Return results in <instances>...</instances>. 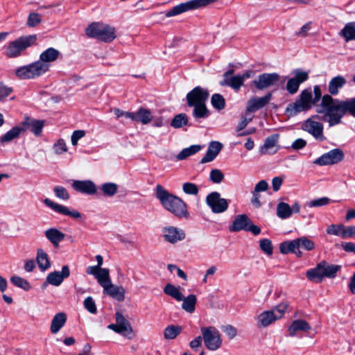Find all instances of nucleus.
I'll return each mask as SVG.
<instances>
[{
    "label": "nucleus",
    "instance_id": "1",
    "mask_svg": "<svg viewBox=\"0 0 355 355\" xmlns=\"http://www.w3.org/2000/svg\"><path fill=\"white\" fill-rule=\"evenodd\" d=\"M313 93V98L311 89L302 90L295 101L287 105L286 114L288 116H294L315 105V112L322 114L320 119L328 123L329 127L341 123L342 119L347 113L355 117V98L340 100L334 98L330 94L322 96L319 85L314 86Z\"/></svg>",
    "mask_w": 355,
    "mask_h": 355
},
{
    "label": "nucleus",
    "instance_id": "2",
    "mask_svg": "<svg viewBox=\"0 0 355 355\" xmlns=\"http://www.w3.org/2000/svg\"><path fill=\"white\" fill-rule=\"evenodd\" d=\"M60 53L54 48H49L40 55V60L31 64L20 67L15 70L19 79H33L40 77L49 70V63L56 60Z\"/></svg>",
    "mask_w": 355,
    "mask_h": 355
},
{
    "label": "nucleus",
    "instance_id": "3",
    "mask_svg": "<svg viewBox=\"0 0 355 355\" xmlns=\"http://www.w3.org/2000/svg\"><path fill=\"white\" fill-rule=\"evenodd\" d=\"M209 96L207 89L199 86L194 87L186 96L189 107H193L192 115L196 119H205L209 116L206 101Z\"/></svg>",
    "mask_w": 355,
    "mask_h": 355
},
{
    "label": "nucleus",
    "instance_id": "4",
    "mask_svg": "<svg viewBox=\"0 0 355 355\" xmlns=\"http://www.w3.org/2000/svg\"><path fill=\"white\" fill-rule=\"evenodd\" d=\"M155 196L162 205L175 216L179 218L188 216L187 205L183 200L169 193L162 185L156 186Z\"/></svg>",
    "mask_w": 355,
    "mask_h": 355
},
{
    "label": "nucleus",
    "instance_id": "5",
    "mask_svg": "<svg viewBox=\"0 0 355 355\" xmlns=\"http://www.w3.org/2000/svg\"><path fill=\"white\" fill-rule=\"evenodd\" d=\"M37 36L35 34L22 35L10 42L5 48L4 55L8 58L21 56L29 47L36 44Z\"/></svg>",
    "mask_w": 355,
    "mask_h": 355
},
{
    "label": "nucleus",
    "instance_id": "6",
    "mask_svg": "<svg viewBox=\"0 0 355 355\" xmlns=\"http://www.w3.org/2000/svg\"><path fill=\"white\" fill-rule=\"evenodd\" d=\"M340 268V265L329 264L322 261L314 268L307 270L306 276L313 282L320 283L324 277L334 278Z\"/></svg>",
    "mask_w": 355,
    "mask_h": 355
},
{
    "label": "nucleus",
    "instance_id": "7",
    "mask_svg": "<svg viewBox=\"0 0 355 355\" xmlns=\"http://www.w3.org/2000/svg\"><path fill=\"white\" fill-rule=\"evenodd\" d=\"M87 37L110 42L116 37L114 28L100 22H93L85 29Z\"/></svg>",
    "mask_w": 355,
    "mask_h": 355
},
{
    "label": "nucleus",
    "instance_id": "8",
    "mask_svg": "<svg viewBox=\"0 0 355 355\" xmlns=\"http://www.w3.org/2000/svg\"><path fill=\"white\" fill-rule=\"evenodd\" d=\"M202 339L205 347L211 350L216 351L222 345V339L219 331L214 327H202L201 329Z\"/></svg>",
    "mask_w": 355,
    "mask_h": 355
},
{
    "label": "nucleus",
    "instance_id": "9",
    "mask_svg": "<svg viewBox=\"0 0 355 355\" xmlns=\"http://www.w3.org/2000/svg\"><path fill=\"white\" fill-rule=\"evenodd\" d=\"M218 0H190L174 6L166 13V17H170L187 12L188 10L205 7Z\"/></svg>",
    "mask_w": 355,
    "mask_h": 355
},
{
    "label": "nucleus",
    "instance_id": "10",
    "mask_svg": "<svg viewBox=\"0 0 355 355\" xmlns=\"http://www.w3.org/2000/svg\"><path fill=\"white\" fill-rule=\"evenodd\" d=\"M229 229L231 232L249 231L254 235H258L261 232V229L258 226L253 225L246 214L236 216Z\"/></svg>",
    "mask_w": 355,
    "mask_h": 355
},
{
    "label": "nucleus",
    "instance_id": "11",
    "mask_svg": "<svg viewBox=\"0 0 355 355\" xmlns=\"http://www.w3.org/2000/svg\"><path fill=\"white\" fill-rule=\"evenodd\" d=\"M318 118V115H313L305 120L302 124V129L311 135L316 140L322 141L325 139L323 134L324 127L322 123L315 121Z\"/></svg>",
    "mask_w": 355,
    "mask_h": 355
},
{
    "label": "nucleus",
    "instance_id": "12",
    "mask_svg": "<svg viewBox=\"0 0 355 355\" xmlns=\"http://www.w3.org/2000/svg\"><path fill=\"white\" fill-rule=\"evenodd\" d=\"M293 76L288 79L286 85V89L289 94H296L300 84L304 83L309 79V73L300 69H297L292 72Z\"/></svg>",
    "mask_w": 355,
    "mask_h": 355
},
{
    "label": "nucleus",
    "instance_id": "13",
    "mask_svg": "<svg viewBox=\"0 0 355 355\" xmlns=\"http://www.w3.org/2000/svg\"><path fill=\"white\" fill-rule=\"evenodd\" d=\"M206 203L214 214L223 213L229 207L228 201L222 198L217 191L211 192L207 196Z\"/></svg>",
    "mask_w": 355,
    "mask_h": 355
},
{
    "label": "nucleus",
    "instance_id": "14",
    "mask_svg": "<svg viewBox=\"0 0 355 355\" xmlns=\"http://www.w3.org/2000/svg\"><path fill=\"white\" fill-rule=\"evenodd\" d=\"M345 154L340 148H334L314 160L313 164L319 166L333 165L343 160Z\"/></svg>",
    "mask_w": 355,
    "mask_h": 355
},
{
    "label": "nucleus",
    "instance_id": "15",
    "mask_svg": "<svg viewBox=\"0 0 355 355\" xmlns=\"http://www.w3.org/2000/svg\"><path fill=\"white\" fill-rule=\"evenodd\" d=\"M280 80L277 73H263L259 75L253 81V85L259 90H264L277 85Z\"/></svg>",
    "mask_w": 355,
    "mask_h": 355
},
{
    "label": "nucleus",
    "instance_id": "16",
    "mask_svg": "<svg viewBox=\"0 0 355 355\" xmlns=\"http://www.w3.org/2000/svg\"><path fill=\"white\" fill-rule=\"evenodd\" d=\"M107 328L129 338L132 332L130 322L119 311L116 313V323L109 324Z\"/></svg>",
    "mask_w": 355,
    "mask_h": 355
},
{
    "label": "nucleus",
    "instance_id": "17",
    "mask_svg": "<svg viewBox=\"0 0 355 355\" xmlns=\"http://www.w3.org/2000/svg\"><path fill=\"white\" fill-rule=\"evenodd\" d=\"M23 132L26 130L31 131L36 137L40 136L45 125V121L37 120L30 116H26L24 120L19 123Z\"/></svg>",
    "mask_w": 355,
    "mask_h": 355
},
{
    "label": "nucleus",
    "instance_id": "18",
    "mask_svg": "<svg viewBox=\"0 0 355 355\" xmlns=\"http://www.w3.org/2000/svg\"><path fill=\"white\" fill-rule=\"evenodd\" d=\"M163 237L164 240L170 243H176L185 238L184 232L173 226H167L163 228Z\"/></svg>",
    "mask_w": 355,
    "mask_h": 355
},
{
    "label": "nucleus",
    "instance_id": "19",
    "mask_svg": "<svg viewBox=\"0 0 355 355\" xmlns=\"http://www.w3.org/2000/svg\"><path fill=\"white\" fill-rule=\"evenodd\" d=\"M44 203L59 214L70 216L73 218H80L81 217V214L77 210H70L67 207L54 202L49 198H46L44 200Z\"/></svg>",
    "mask_w": 355,
    "mask_h": 355
},
{
    "label": "nucleus",
    "instance_id": "20",
    "mask_svg": "<svg viewBox=\"0 0 355 355\" xmlns=\"http://www.w3.org/2000/svg\"><path fill=\"white\" fill-rule=\"evenodd\" d=\"M70 275V270L68 266H63L62 271H54L50 272L46 277V282L49 284L55 286H60L64 279L69 277Z\"/></svg>",
    "mask_w": 355,
    "mask_h": 355
},
{
    "label": "nucleus",
    "instance_id": "21",
    "mask_svg": "<svg viewBox=\"0 0 355 355\" xmlns=\"http://www.w3.org/2000/svg\"><path fill=\"white\" fill-rule=\"evenodd\" d=\"M272 94L268 93L262 97H253L251 98L248 101L246 107L248 112H254L257 110L266 106L271 100Z\"/></svg>",
    "mask_w": 355,
    "mask_h": 355
},
{
    "label": "nucleus",
    "instance_id": "22",
    "mask_svg": "<svg viewBox=\"0 0 355 355\" xmlns=\"http://www.w3.org/2000/svg\"><path fill=\"white\" fill-rule=\"evenodd\" d=\"M72 187L78 192L94 195L97 192L96 184L91 180H75Z\"/></svg>",
    "mask_w": 355,
    "mask_h": 355
},
{
    "label": "nucleus",
    "instance_id": "23",
    "mask_svg": "<svg viewBox=\"0 0 355 355\" xmlns=\"http://www.w3.org/2000/svg\"><path fill=\"white\" fill-rule=\"evenodd\" d=\"M223 148V145L219 141H211L208 147L205 155L202 158L200 163L205 164L211 162L218 155Z\"/></svg>",
    "mask_w": 355,
    "mask_h": 355
},
{
    "label": "nucleus",
    "instance_id": "24",
    "mask_svg": "<svg viewBox=\"0 0 355 355\" xmlns=\"http://www.w3.org/2000/svg\"><path fill=\"white\" fill-rule=\"evenodd\" d=\"M277 320L274 310L263 311L257 317V327H266Z\"/></svg>",
    "mask_w": 355,
    "mask_h": 355
},
{
    "label": "nucleus",
    "instance_id": "25",
    "mask_svg": "<svg viewBox=\"0 0 355 355\" xmlns=\"http://www.w3.org/2000/svg\"><path fill=\"white\" fill-rule=\"evenodd\" d=\"M346 79L342 76H336L332 78L328 84L329 94L336 96L339 93V89L346 84Z\"/></svg>",
    "mask_w": 355,
    "mask_h": 355
},
{
    "label": "nucleus",
    "instance_id": "26",
    "mask_svg": "<svg viewBox=\"0 0 355 355\" xmlns=\"http://www.w3.org/2000/svg\"><path fill=\"white\" fill-rule=\"evenodd\" d=\"M103 293L118 301H123L124 300V289L121 286L114 285L112 282L103 287Z\"/></svg>",
    "mask_w": 355,
    "mask_h": 355
},
{
    "label": "nucleus",
    "instance_id": "27",
    "mask_svg": "<svg viewBox=\"0 0 355 355\" xmlns=\"http://www.w3.org/2000/svg\"><path fill=\"white\" fill-rule=\"evenodd\" d=\"M46 239L55 248L59 246L60 241H63L65 234L56 228H49L44 232Z\"/></svg>",
    "mask_w": 355,
    "mask_h": 355
},
{
    "label": "nucleus",
    "instance_id": "28",
    "mask_svg": "<svg viewBox=\"0 0 355 355\" xmlns=\"http://www.w3.org/2000/svg\"><path fill=\"white\" fill-rule=\"evenodd\" d=\"M278 139L279 135L277 134H274L268 137L266 139L263 145L261 146L259 149L260 153L262 155L275 153L276 150H272V149L276 146Z\"/></svg>",
    "mask_w": 355,
    "mask_h": 355
},
{
    "label": "nucleus",
    "instance_id": "29",
    "mask_svg": "<svg viewBox=\"0 0 355 355\" xmlns=\"http://www.w3.org/2000/svg\"><path fill=\"white\" fill-rule=\"evenodd\" d=\"M297 245L296 239L282 242L279 245L280 252L284 254L291 252L300 257L302 255V252L297 248Z\"/></svg>",
    "mask_w": 355,
    "mask_h": 355
},
{
    "label": "nucleus",
    "instance_id": "30",
    "mask_svg": "<svg viewBox=\"0 0 355 355\" xmlns=\"http://www.w3.org/2000/svg\"><path fill=\"white\" fill-rule=\"evenodd\" d=\"M311 329L309 324L304 320H295L289 326L288 331L291 336L296 335L297 331L306 332Z\"/></svg>",
    "mask_w": 355,
    "mask_h": 355
},
{
    "label": "nucleus",
    "instance_id": "31",
    "mask_svg": "<svg viewBox=\"0 0 355 355\" xmlns=\"http://www.w3.org/2000/svg\"><path fill=\"white\" fill-rule=\"evenodd\" d=\"M67 321V315L64 312L56 313L51 321L50 329L52 334L58 333Z\"/></svg>",
    "mask_w": 355,
    "mask_h": 355
},
{
    "label": "nucleus",
    "instance_id": "32",
    "mask_svg": "<svg viewBox=\"0 0 355 355\" xmlns=\"http://www.w3.org/2000/svg\"><path fill=\"white\" fill-rule=\"evenodd\" d=\"M153 116L152 112L150 110L140 107L135 113V121L141 123L144 125H146L149 123Z\"/></svg>",
    "mask_w": 355,
    "mask_h": 355
},
{
    "label": "nucleus",
    "instance_id": "33",
    "mask_svg": "<svg viewBox=\"0 0 355 355\" xmlns=\"http://www.w3.org/2000/svg\"><path fill=\"white\" fill-rule=\"evenodd\" d=\"M219 84L220 86H228L235 91H239L241 86L243 85V83L240 77V75H236L232 76V78H228L227 80H220Z\"/></svg>",
    "mask_w": 355,
    "mask_h": 355
},
{
    "label": "nucleus",
    "instance_id": "34",
    "mask_svg": "<svg viewBox=\"0 0 355 355\" xmlns=\"http://www.w3.org/2000/svg\"><path fill=\"white\" fill-rule=\"evenodd\" d=\"M37 262L41 270L44 271L50 268V261L49 256L42 249H38L37 252Z\"/></svg>",
    "mask_w": 355,
    "mask_h": 355
},
{
    "label": "nucleus",
    "instance_id": "35",
    "mask_svg": "<svg viewBox=\"0 0 355 355\" xmlns=\"http://www.w3.org/2000/svg\"><path fill=\"white\" fill-rule=\"evenodd\" d=\"M22 132L23 129L21 128L20 125H16L0 137V142L3 144L8 143L12 140L19 137L20 134Z\"/></svg>",
    "mask_w": 355,
    "mask_h": 355
},
{
    "label": "nucleus",
    "instance_id": "36",
    "mask_svg": "<svg viewBox=\"0 0 355 355\" xmlns=\"http://www.w3.org/2000/svg\"><path fill=\"white\" fill-rule=\"evenodd\" d=\"M182 308L188 313H192L195 311L196 304L197 302V298L195 295H189L187 297L183 296V300H182Z\"/></svg>",
    "mask_w": 355,
    "mask_h": 355
},
{
    "label": "nucleus",
    "instance_id": "37",
    "mask_svg": "<svg viewBox=\"0 0 355 355\" xmlns=\"http://www.w3.org/2000/svg\"><path fill=\"white\" fill-rule=\"evenodd\" d=\"M182 328L178 325H169L164 330V337L166 340L175 339L182 331Z\"/></svg>",
    "mask_w": 355,
    "mask_h": 355
},
{
    "label": "nucleus",
    "instance_id": "38",
    "mask_svg": "<svg viewBox=\"0 0 355 355\" xmlns=\"http://www.w3.org/2000/svg\"><path fill=\"white\" fill-rule=\"evenodd\" d=\"M164 292L167 295L175 299L177 301L183 300V294L180 292L179 289L171 284H167L164 288Z\"/></svg>",
    "mask_w": 355,
    "mask_h": 355
},
{
    "label": "nucleus",
    "instance_id": "39",
    "mask_svg": "<svg viewBox=\"0 0 355 355\" xmlns=\"http://www.w3.org/2000/svg\"><path fill=\"white\" fill-rule=\"evenodd\" d=\"M277 214L282 219L288 218L292 214L291 207L286 202H279L277 206Z\"/></svg>",
    "mask_w": 355,
    "mask_h": 355
},
{
    "label": "nucleus",
    "instance_id": "40",
    "mask_svg": "<svg viewBox=\"0 0 355 355\" xmlns=\"http://www.w3.org/2000/svg\"><path fill=\"white\" fill-rule=\"evenodd\" d=\"M100 190L105 196L112 197L118 191V185L113 182H106L101 186Z\"/></svg>",
    "mask_w": 355,
    "mask_h": 355
},
{
    "label": "nucleus",
    "instance_id": "41",
    "mask_svg": "<svg viewBox=\"0 0 355 355\" xmlns=\"http://www.w3.org/2000/svg\"><path fill=\"white\" fill-rule=\"evenodd\" d=\"M201 149L200 145H192L189 148H184L178 155L177 159L178 160H182L187 159L191 155H193L198 153Z\"/></svg>",
    "mask_w": 355,
    "mask_h": 355
},
{
    "label": "nucleus",
    "instance_id": "42",
    "mask_svg": "<svg viewBox=\"0 0 355 355\" xmlns=\"http://www.w3.org/2000/svg\"><path fill=\"white\" fill-rule=\"evenodd\" d=\"M95 278L97 279L98 284L103 288L111 282L109 269L101 268Z\"/></svg>",
    "mask_w": 355,
    "mask_h": 355
},
{
    "label": "nucleus",
    "instance_id": "43",
    "mask_svg": "<svg viewBox=\"0 0 355 355\" xmlns=\"http://www.w3.org/2000/svg\"><path fill=\"white\" fill-rule=\"evenodd\" d=\"M341 35L347 42L355 40V22L347 24L341 31Z\"/></svg>",
    "mask_w": 355,
    "mask_h": 355
},
{
    "label": "nucleus",
    "instance_id": "44",
    "mask_svg": "<svg viewBox=\"0 0 355 355\" xmlns=\"http://www.w3.org/2000/svg\"><path fill=\"white\" fill-rule=\"evenodd\" d=\"M188 123V117L186 114L181 113L175 115L171 122V125L174 128H180Z\"/></svg>",
    "mask_w": 355,
    "mask_h": 355
},
{
    "label": "nucleus",
    "instance_id": "45",
    "mask_svg": "<svg viewBox=\"0 0 355 355\" xmlns=\"http://www.w3.org/2000/svg\"><path fill=\"white\" fill-rule=\"evenodd\" d=\"M297 248H302L303 249L310 251L315 248V243L313 241L306 236H302L296 239Z\"/></svg>",
    "mask_w": 355,
    "mask_h": 355
},
{
    "label": "nucleus",
    "instance_id": "46",
    "mask_svg": "<svg viewBox=\"0 0 355 355\" xmlns=\"http://www.w3.org/2000/svg\"><path fill=\"white\" fill-rule=\"evenodd\" d=\"M211 103L215 109L221 110L225 108V100L221 94H214L211 98Z\"/></svg>",
    "mask_w": 355,
    "mask_h": 355
},
{
    "label": "nucleus",
    "instance_id": "47",
    "mask_svg": "<svg viewBox=\"0 0 355 355\" xmlns=\"http://www.w3.org/2000/svg\"><path fill=\"white\" fill-rule=\"evenodd\" d=\"M345 226L343 225L332 224L327 227V234L330 235L338 236L343 238L345 232Z\"/></svg>",
    "mask_w": 355,
    "mask_h": 355
},
{
    "label": "nucleus",
    "instance_id": "48",
    "mask_svg": "<svg viewBox=\"0 0 355 355\" xmlns=\"http://www.w3.org/2000/svg\"><path fill=\"white\" fill-rule=\"evenodd\" d=\"M10 282L17 287L22 288L24 291H28L31 285L28 281L19 276H12L10 277Z\"/></svg>",
    "mask_w": 355,
    "mask_h": 355
},
{
    "label": "nucleus",
    "instance_id": "49",
    "mask_svg": "<svg viewBox=\"0 0 355 355\" xmlns=\"http://www.w3.org/2000/svg\"><path fill=\"white\" fill-rule=\"evenodd\" d=\"M42 21V16L37 12H31L29 14L27 19V26L28 27H35L40 24Z\"/></svg>",
    "mask_w": 355,
    "mask_h": 355
},
{
    "label": "nucleus",
    "instance_id": "50",
    "mask_svg": "<svg viewBox=\"0 0 355 355\" xmlns=\"http://www.w3.org/2000/svg\"><path fill=\"white\" fill-rule=\"evenodd\" d=\"M85 309L90 313L96 314L97 313V308L94 299L89 296L86 297L83 302Z\"/></svg>",
    "mask_w": 355,
    "mask_h": 355
},
{
    "label": "nucleus",
    "instance_id": "51",
    "mask_svg": "<svg viewBox=\"0 0 355 355\" xmlns=\"http://www.w3.org/2000/svg\"><path fill=\"white\" fill-rule=\"evenodd\" d=\"M209 179L212 182L219 184L223 180L224 174L219 169H212L210 171Z\"/></svg>",
    "mask_w": 355,
    "mask_h": 355
},
{
    "label": "nucleus",
    "instance_id": "52",
    "mask_svg": "<svg viewBox=\"0 0 355 355\" xmlns=\"http://www.w3.org/2000/svg\"><path fill=\"white\" fill-rule=\"evenodd\" d=\"M329 201L330 200L327 197H322L306 202L305 206L309 207H322L327 205Z\"/></svg>",
    "mask_w": 355,
    "mask_h": 355
},
{
    "label": "nucleus",
    "instance_id": "53",
    "mask_svg": "<svg viewBox=\"0 0 355 355\" xmlns=\"http://www.w3.org/2000/svg\"><path fill=\"white\" fill-rule=\"evenodd\" d=\"M53 191L55 192V196L64 200H67L69 199V194L68 193L67 189L60 186H56L54 187Z\"/></svg>",
    "mask_w": 355,
    "mask_h": 355
},
{
    "label": "nucleus",
    "instance_id": "54",
    "mask_svg": "<svg viewBox=\"0 0 355 355\" xmlns=\"http://www.w3.org/2000/svg\"><path fill=\"white\" fill-rule=\"evenodd\" d=\"M182 189L184 193L189 195H197L198 193V187L191 182H186L183 184Z\"/></svg>",
    "mask_w": 355,
    "mask_h": 355
},
{
    "label": "nucleus",
    "instance_id": "55",
    "mask_svg": "<svg viewBox=\"0 0 355 355\" xmlns=\"http://www.w3.org/2000/svg\"><path fill=\"white\" fill-rule=\"evenodd\" d=\"M260 248L266 254L268 255H271L272 254V245L269 239H261L260 241Z\"/></svg>",
    "mask_w": 355,
    "mask_h": 355
},
{
    "label": "nucleus",
    "instance_id": "56",
    "mask_svg": "<svg viewBox=\"0 0 355 355\" xmlns=\"http://www.w3.org/2000/svg\"><path fill=\"white\" fill-rule=\"evenodd\" d=\"M55 154L61 155L67 150V147L63 139H59L53 146Z\"/></svg>",
    "mask_w": 355,
    "mask_h": 355
},
{
    "label": "nucleus",
    "instance_id": "57",
    "mask_svg": "<svg viewBox=\"0 0 355 355\" xmlns=\"http://www.w3.org/2000/svg\"><path fill=\"white\" fill-rule=\"evenodd\" d=\"M288 307V302H282L278 304L273 310L275 311L276 317H278V320L282 318L285 313L287 308Z\"/></svg>",
    "mask_w": 355,
    "mask_h": 355
},
{
    "label": "nucleus",
    "instance_id": "58",
    "mask_svg": "<svg viewBox=\"0 0 355 355\" xmlns=\"http://www.w3.org/2000/svg\"><path fill=\"white\" fill-rule=\"evenodd\" d=\"M85 135V131L82 130H75L71 137V144L73 146H76L79 139L83 138Z\"/></svg>",
    "mask_w": 355,
    "mask_h": 355
},
{
    "label": "nucleus",
    "instance_id": "59",
    "mask_svg": "<svg viewBox=\"0 0 355 355\" xmlns=\"http://www.w3.org/2000/svg\"><path fill=\"white\" fill-rule=\"evenodd\" d=\"M12 89L11 87H6L3 83L0 84V101H3L5 98L8 96L12 92Z\"/></svg>",
    "mask_w": 355,
    "mask_h": 355
},
{
    "label": "nucleus",
    "instance_id": "60",
    "mask_svg": "<svg viewBox=\"0 0 355 355\" xmlns=\"http://www.w3.org/2000/svg\"><path fill=\"white\" fill-rule=\"evenodd\" d=\"M223 331L229 336L230 339L234 338L237 335L236 329L230 324L223 327Z\"/></svg>",
    "mask_w": 355,
    "mask_h": 355
},
{
    "label": "nucleus",
    "instance_id": "61",
    "mask_svg": "<svg viewBox=\"0 0 355 355\" xmlns=\"http://www.w3.org/2000/svg\"><path fill=\"white\" fill-rule=\"evenodd\" d=\"M252 120V116H250L249 118H248L247 116H243L236 129V132H241L243 130Z\"/></svg>",
    "mask_w": 355,
    "mask_h": 355
},
{
    "label": "nucleus",
    "instance_id": "62",
    "mask_svg": "<svg viewBox=\"0 0 355 355\" xmlns=\"http://www.w3.org/2000/svg\"><path fill=\"white\" fill-rule=\"evenodd\" d=\"M268 188V184L266 180H261L254 187V191L255 192L259 193L261 191H265Z\"/></svg>",
    "mask_w": 355,
    "mask_h": 355
},
{
    "label": "nucleus",
    "instance_id": "63",
    "mask_svg": "<svg viewBox=\"0 0 355 355\" xmlns=\"http://www.w3.org/2000/svg\"><path fill=\"white\" fill-rule=\"evenodd\" d=\"M355 236V226L345 227V232L343 235V239L352 238Z\"/></svg>",
    "mask_w": 355,
    "mask_h": 355
},
{
    "label": "nucleus",
    "instance_id": "64",
    "mask_svg": "<svg viewBox=\"0 0 355 355\" xmlns=\"http://www.w3.org/2000/svg\"><path fill=\"white\" fill-rule=\"evenodd\" d=\"M343 249L347 252H352L355 254V243L352 242L348 243H342Z\"/></svg>",
    "mask_w": 355,
    "mask_h": 355
}]
</instances>
